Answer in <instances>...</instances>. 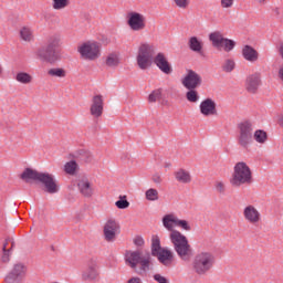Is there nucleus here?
Returning a JSON list of instances; mask_svg holds the SVG:
<instances>
[{"label":"nucleus","instance_id":"f257e3e1","mask_svg":"<svg viewBox=\"0 0 283 283\" xmlns=\"http://www.w3.org/2000/svg\"><path fill=\"white\" fill-rule=\"evenodd\" d=\"M163 224L167 231H170V242L174 245V250L178 258L184 262H189V260H191V244H189V240L185 234H181L178 230H174V224L176 226V216H164Z\"/></svg>","mask_w":283,"mask_h":283},{"label":"nucleus","instance_id":"f03ea898","mask_svg":"<svg viewBox=\"0 0 283 283\" xmlns=\"http://www.w3.org/2000/svg\"><path fill=\"white\" fill-rule=\"evenodd\" d=\"M126 266H129L137 275H144L151 269V253L147 252L143 255L139 250H128L124 255Z\"/></svg>","mask_w":283,"mask_h":283},{"label":"nucleus","instance_id":"7ed1b4c3","mask_svg":"<svg viewBox=\"0 0 283 283\" xmlns=\"http://www.w3.org/2000/svg\"><path fill=\"white\" fill-rule=\"evenodd\" d=\"M20 178L25 180V182H30V180L40 182V185L45 187V191L48 193H59V186L56 185V180H54V175L52 174L40 172L32 168H25Z\"/></svg>","mask_w":283,"mask_h":283},{"label":"nucleus","instance_id":"20e7f679","mask_svg":"<svg viewBox=\"0 0 283 283\" xmlns=\"http://www.w3.org/2000/svg\"><path fill=\"white\" fill-rule=\"evenodd\" d=\"M216 265V255L209 251L197 253L192 260V271L197 275H207Z\"/></svg>","mask_w":283,"mask_h":283},{"label":"nucleus","instance_id":"39448f33","mask_svg":"<svg viewBox=\"0 0 283 283\" xmlns=\"http://www.w3.org/2000/svg\"><path fill=\"white\" fill-rule=\"evenodd\" d=\"M253 182V174L247 163L239 161L234 165L230 185L232 187H242V185H251Z\"/></svg>","mask_w":283,"mask_h":283},{"label":"nucleus","instance_id":"423d86ee","mask_svg":"<svg viewBox=\"0 0 283 283\" xmlns=\"http://www.w3.org/2000/svg\"><path fill=\"white\" fill-rule=\"evenodd\" d=\"M61 48V35L54 34L48 39L46 45L38 51V56L46 63H56L59 55L56 49Z\"/></svg>","mask_w":283,"mask_h":283},{"label":"nucleus","instance_id":"0eeeda50","mask_svg":"<svg viewBox=\"0 0 283 283\" xmlns=\"http://www.w3.org/2000/svg\"><path fill=\"white\" fill-rule=\"evenodd\" d=\"M239 135L237 137L238 145L242 149H249L253 144V123L249 119H245L238 124L237 126Z\"/></svg>","mask_w":283,"mask_h":283},{"label":"nucleus","instance_id":"6e6552de","mask_svg":"<svg viewBox=\"0 0 283 283\" xmlns=\"http://www.w3.org/2000/svg\"><path fill=\"white\" fill-rule=\"evenodd\" d=\"M154 54H156V46H154V44L145 42L139 45L137 54V65L139 70H147V67H151Z\"/></svg>","mask_w":283,"mask_h":283},{"label":"nucleus","instance_id":"1a4fd4ad","mask_svg":"<svg viewBox=\"0 0 283 283\" xmlns=\"http://www.w3.org/2000/svg\"><path fill=\"white\" fill-rule=\"evenodd\" d=\"M77 52L85 61H96V59L101 57V44L98 42L87 41L77 48Z\"/></svg>","mask_w":283,"mask_h":283},{"label":"nucleus","instance_id":"9d476101","mask_svg":"<svg viewBox=\"0 0 283 283\" xmlns=\"http://www.w3.org/2000/svg\"><path fill=\"white\" fill-rule=\"evenodd\" d=\"M209 41L217 50H224V52H231L235 48V41L224 38L222 32L214 31L209 34Z\"/></svg>","mask_w":283,"mask_h":283},{"label":"nucleus","instance_id":"9b49d317","mask_svg":"<svg viewBox=\"0 0 283 283\" xmlns=\"http://www.w3.org/2000/svg\"><path fill=\"white\" fill-rule=\"evenodd\" d=\"M101 277V268L98 266V260L90 259L86 263V269L82 272V280L84 282H96Z\"/></svg>","mask_w":283,"mask_h":283},{"label":"nucleus","instance_id":"f8f14e48","mask_svg":"<svg viewBox=\"0 0 283 283\" xmlns=\"http://www.w3.org/2000/svg\"><path fill=\"white\" fill-rule=\"evenodd\" d=\"M27 271L28 268H25V264L15 263L11 271L6 275L4 283H22Z\"/></svg>","mask_w":283,"mask_h":283},{"label":"nucleus","instance_id":"ddd939ff","mask_svg":"<svg viewBox=\"0 0 283 283\" xmlns=\"http://www.w3.org/2000/svg\"><path fill=\"white\" fill-rule=\"evenodd\" d=\"M181 84L186 90H196L202 85V76L193 70H187V74L181 78Z\"/></svg>","mask_w":283,"mask_h":283},{"label":"nucleus","instance_id":"4468645a","mask_svg":"<svg viewBox=\"0 0 283 283\" xmlns=\"http://www.w3.org/2000/svg\"><path fill=\"white\" fill-rule=\"evenodd\" d=\"M118 233H120V224L117 223L116 219H108L104 224V240L114 242Z\"/></svg>","mask_w":283,"mask_h":283},{"label":"nucleus","instance_id":"2eb2a0df","mask_svg":"<svg viewBox=\"0 0 283 283\" xmlns=\"http://www.w3.org/2000/svg\"><path fill=\"white\" fill-rule=\"evenodd\" d=\"M146 19L145 15H143V13H138V12H129L128 13V25L130 28V30H133L134 32H140V30H145L146 28V23H145Z\"/></svg>","mask_w":283,"mask_h":283},{"label":"nucleus","instance_id":"dca6fc26","mask_svg":"<svg viewBox=\"0 0 283 283\" xmlns=\"http://www.w3.org/2000/svg\"><path fill=\"white\" fill-rule=\"evenodd\" d=\"M154 63L163 72V74L169 75L171 72H174V67L171 66V63H169V60H167V56H165V53L159 52L154 57Z\"/></svg>","mask_w":283,"mask_h":283},{"label":"nucleus","instance_id":"f3484780","mask_svg":"<svg viewBox=\"0 0 283 283\" xmlns=\"http://www.w3.org/2000/svg\"><path fill=\"white\" fill-rule=\"evenodd\" d=\"M104 105L103 95L93 96L90 109L91 116H93V118H101L103 116Z\"/></svg>","mask_w":283,"mask_h":283},{"label":"nucleus","instance_id":"a211bd4d","mask_svg":"<svg viewBox=\"0 0 283 283\" xmlns=\"http://www.w3.org/2000/svg\"><path fill=\"white\" fill-rule=\"evenodd\" d=\"M77 189L84 198L94 196V188H92V182L87 178H82L77 181Z\"/></svg>","mask_w":283,"mask_h":283},{"label":"nucleus","instance_id":"6ab92c4d","mask_svg":"<svg viewBox=\"0 0 283 283\" xmlns=\"http://www.w3.org/2000/svg\"><path fill=\"white\" fill-rule=\"evenodd\" d=\"M261 83H262V80H261L260 73H254L247 77L245 87L248 92H250V94H255Z\"/></svg>","mask_w":283,"mask_h":283},{"label":"nucleus","instance_id":"aec40b11","mask_svg":"<svg viewBox=\"0 0 283 283\" xmlns=\"http://www.w3.org/2000/svg\"><path fill=\"white\" fill-rule=\"evenodd\" d=\"M243 216L250 224H258L260 222V211L253 206H247L243 210Z\"/></svg>","mask_w":283,"mask_h":283},{"label":"nucleus","instance_id":"412c9836","mask_svg":"<svg viewBox=\"0 0 283 283\" xmlns=\"http://www.w3.org/2000/svg\"><path fill=\"white\" fill-rule=\"evenodd\" d=\"M199 109L203 116H213L216 114V102L211 98H206L199 105Z\"/></svg>","mask_w":283,"mask_h":283},{"label":"nucleus","instance_id":"4be33fe9","mask_svg":"<svg viewBox=\"0 0 283 283\" xmlns=\"http://www.w3.org/2000/svg\"><path fill=\"white\" fill-rule=\"evenodd\" d=\"M155 258L164 266H171L174 264V252L171 250L163 249Z\"/></svg>","mask_w":283,"mask_h":283},{"label":"nucleus","instance_id":"5701e85b","mask_svg":"<svg viewBox=\"0 0 283 283\" xmlns=\"http://www.w3.org/2000/svg\"><path fill=\"white\" fill-rule=\"evenodd\" d=\"M188 48L191 52L199 54V56H205V50L202 40L198 39V36H191L188 41Z\"/></svg>","mask_w":283,"mask_h":283},{"label":"nucleus","instance_id":"b1692460","mask_svg":"<svg viewBox=\"0 0 283 283\" xmlns=\"http://www.w3.org/2000/svg\"><path fill=\"white\" fill-rule=\"evenodd\" d=\"M242 56L245 59V61H249L250 63H255L258 61V51L253 49L251 45H245L242 49Z\"/></svg>","mask_w":283,"mask_h":283},{"label":"nucleus","instance_id":"393cba45","mask_svg":"<svg viewBox=\"0 0 283 283\" xmlns=\"http://www.w3.org/2000/svg\"><path fill=\"white\" fill-rule=\"evenodd\" d=\"M175 178L177 182H181V185H189V182H191V174L182 168L175 171Z\"/></svg>","mask_w":283,"mask_h":283},{"label":"nucleus","instance_id":"a878e982","mask_svg":"<svg viewBox=\"0 0 283 283\" xmlns=\"http://www.w3.org/2000/svg\"><path fill=\"white\" fill-rule=\"evenodd\" d=\"M163 249H165V248H163L160 245V237L153 235V238H151V245H150L151 255L154 258H156L157 254L163 251Z\"/></svg>","mask_w":283,"mask_h":283},{"label":"nucleus","instance_id":"bb28decb","mask_svg":"<svg viewBox=\"0 0 283 283\" xmlns=\"http://www.w3.org/2000/svg\"><path fill=\"white\" fill-rule=\"evenodd\" d=\"M20 38L22 39V41H25L27 43H30V41H32L34 39V35L32 33V29H30V27H23L20 30Z\"/></svg>","mask_w":283,"mask_h":283},{"label":"nucleus","instance_id":"cd10ccee","mask_svg":"<svg viewBox=\"0 0 283 283\" xmlns=\"http://www.w3.org/2000/svg\"><path fill=\"white\" fill-rule=\"evenodd\" d=\"M15 81L18 83H21L22 85H28V84L32 83V75H30L29 73H25V72H19L15 75Z\"/></svg>","mask_w":283,"mask_h":283},{"label":"nucleus","instance_id":"c85d7f7f","mask_svg":"<svg viewBox=\"0 0 283 283\" xmlns=\"http://www.w3.org/2000/svg\"><path fill=\"white\" fill-rule=\"evenodd\" d=\"M186 98L189 103H198L200 101V95L196 88H187Z\"/></svg>","mask_w":283,"mask_h":283},{"label":"nucleus","instance_id":"c756f323","mask_svg":"<svg viewBox=\"0 0 283 283\" xmlns=\"http://www.w3.org/2000/svg\"><path fill=\"white\" fill-rule=\"evenodd\" d=\"M266 138H269V135H266V132L259 129L254 132V140L256 143H260L261 145H264L266 143Z\"/></svg>","mask_w":283,"mask_h":283},{"label":"nucleus","instance_id":"7c9ffc66","mask_svg":"<svg viewBox=\"0 0 283 283\" xmlns=\"http://www.w3.org/2000/svg\"><path fill=\"white\" fill-rule=\"evenodd\" d=\"M76 167H78L76 161L71 160L64 165V171L65 174H70V176H74V174H76Z\"/></svg>","mask_w":283,"mask_h":283},{"label":"nucleus","instance_id":"2f4dec72","mask_svg":"<svg viewBox=\"0 0 283 283\" xmlns=\"http://www.w3.org/2000/svg\"><path fill=\"white\" fill-rule=\"evenodd\" d=\"M49 76H55L56 78H65L66 73L63 69L54 67L48 71Z\"/></svg>","mask_w":283,"mask_h":283},{"label":"nucleus","instance_id":"473e14b6","mask_svg":"<svg viewBox=\"0 0 283 283\" xmlns=\"http://www.w3.org/2000/svg\"><path fill=\"white\" fill-rule=\"evenodd\" d=\"M119 63L118 60V55L111 53L107 57H106V65L108 67H116Z\"/></svg>","mask_w":283,"mask_h":283},{"label":"nucleus","instance_id":"72a5a7b5","mask_svg":"<svg viewBox=\"0 0 283 283\" xmlns=\"http://www.w3.org/2000/svg\"><path fill=\"white\" fill-rule=\"evenodd\" d=\"M146 200H149L150 202H156L158 200V190L154 188H149L146 192Z\"/></svg>","mask_w":283,"mask_h":283},{"label":"nucleus","instance_id":"f704fd0d","mask_svg":"<svg viewBox=\"0 0 283 283\" xmlns=\"http://www.w3.org/2000/svg\"><path fill=\"white\" fill-rule=\"evenodd\" d=\"M161 96H163V88H157L148 95V101L150 103H156V101H159Z\"/></svg>","mask_w":283,"mask_h":283},{"label":"nucleus","instance_id":"c9c22d12","mask_svg":"<svg viewBox=\"0 0 283 283\" xmlns=\"http://www.w3.org/2000/svg\"><path fill=\"white\" fill-rule=\"evenodd\" d=\"M53 1V10H63L70 6V0H52Z\"/></svg>","mask_w":283,"mask_h":283},{"label":"nucleus","instance_id":"e433bc0d","mask_svg":"<svg viewBox=\"0 0 283 283\" xmlns=\"http://www.w3.org/2000/svg\"><path fill=\"white\" fill-rule=\"evenodd\" d=\"M115 206L117 207V209H127L129 208V201H127L126 196H120L119 200L115 202Z\"/></svg>","mask_w":283,"mask_h":283},{"label":"nucleus","instance_id":"4c0bfd02","mask_svg":"<svg viewBox=\"0 0 283 283\" xmlns=\"http://www.w3.org/2000/svg\"><path fill=\"white\" fill-rule=\"evenodd\" d=\"M175 227H180V229H184V231H189L191 229V226H189V222L187 220H181L176 217V223Z\"/></svg>","mask_w":283,"mask_h":283},{"label":"nucleus","instance_id":"58836bf2","mask_svg":"<svg viewBox=\"0 0 283 283\" xmlns=\"http://www.w3.org/2000/svg\"><path fill=\"white\" fill-rule=\"evenodd\" d=\"M233 70H235V62L227 60L223 64V72H233Z\"/></svg>","mask_w":283,"mask_h":283},{"label":"nucleus","instance_id":"ea45409f","mask_svg":"<svg viewBox=\"0 0 283 283\" xmlns=\"http://www.w3.org/2000/svg\"><path fill=\"white\" fill-rule=\"evenodd\" d=\"M11 255H12V247L8 250H2L1 262L7 264V262H10V256Z\"/></svg>","mask_w":283,"mask_h":283},{"label":"nucleus","instance_id":"a19ab883","mask_svg":"<svg viewBox=\"0 0 283 283\" xmlns=\"http://www.w3.org/2000/svg\"><path fill=\"white\" fill-rule=\"evenodd\" d=\"M214 189L217 193H224V191H227V188L224 187V182L222 181H216Z\"/></svg>","mask_w":283,"mask_h":283},{"label":"nucleus","instance_id":"79ce46f5","mask_svg":"<svg viewBox=\"0 0 283 283\" xmlns=\"http://www.w3.org/2000/svg\"><path fill=\"white\" fill-rule=\"evenodd\" d=\"M174 1L178 8L185 9L189 6V0H174Z\"/></svg>","mask_w":283,"mask_h":283},{"label":"nucleus","instance_id":"37998d69","mask_svg":"<svg viewBox=\"0 0 283 283\" xmlns=\"http://www.w3.org/2000/svg\"><path fill=\"white\" fill-rule=\"evenodd\" d=\"M154 281L158 282V283H169V281H167V277H165L160 274H155L154 275Z\"/></svg>","mask_w":283,"mask_h":283},{"label":"nucleus","instance_id":"c03bdc74","mask_svg":"<svg viewBox=\"0 0 283 283\" xmlns=\"http://www.w3.org/2000/svg\"><path fill=\"white\" fill-rule=\"evenodd\" d=\"M234 0H221V8H233Z\"/></svg>","mask_w":283,"mask_h":283},{"label":"nucleus","instance_id":"a18cd8bd","mask_svg":"<svg viewBox=\"0 0 283 283\" xmlns=\"http://www.w3.org/2000/svg\"><path fill=\"white\" fill-rule=\"evenodd\" d=\"M135 247H143L145 244V239L143 237H136L134 239Z\"/></svg>","mask_w":283,"mask_h":283},{"label":"nucleus","instance_id":"49530a36","mask_svg":"<svg viewBox=\"0 0 283 283\" xmlns=\"http://www.w3.org/2000/svg\"><path fill=\"white\" fill-rule=\"evenodd\" d=\"M151 179H153V182H155L156 185H160V182H163V178L158 174L153 175Z\"/></svg>","mask_w":283,"mask_h":283},{"label":"nucleus","instance_id":"de8ad7c7","mask_svg":"<svg viewBox=\"0 0 283 283\" xmlns=\"http://www.w3.org/2000/svg\"><path fill=\"white\" fill-rule=\"evenodd\" d=\"M127 283H143V280L138 276L130 277Z\"/></svg>","mask_w":283,"mask_h":283},{"label":"nucleus","instance_id":"09e8293b","mask_svg":"<svg viewBox=\"0 0 283 283\" xmlns=\"http://www.w3.org/2000/svg\"><path fill=\"white\" fill-rule=\"evenodd\" d=\"M279 78L283 81V64L279 69Z\"/></svg>","mask_w":283,"mask_h":283},{"label":"nucleus","instance_id":"8fccbe9b","mask_svg":"<svg viewBox=\"0 0 283 283\" xmlns=\"http://www.w3.org/2000/svg\"><path fill=\"white\" fill-rule=\"evenodd\" d=\"M2 251H8V239L6 240V242L2 245Z\"/></svg>","mask_w":283,"mask_h":283},{"label":"nucleus","instance_id":"3c124183","mask_svg":"<svg viewBox=\"0 0 283 283\" xmlns=\"http://www.w3.org/2000/svg\"><path fill=\"white\" fill-rule=\"evenodd\" d=\"M268 0H258V2L261 4V6H264V3H266Z\"/></svg>","mask_w":283,"mask_h":283},{"label":"nucleus","instance_id":"603ef678","mask_svg":"<svg viewBox=\"0 0 283 283\" xmlns=\"http://www.w3.org/2000/svg\"><path fill=\"white\" fill-rule=\"evenodd\" d=\"M280 125L283 127V117L280 119Z\"/></svg>","mask_w":283,"mask_h":283},{"label":"nucleus","instance_id":"864d4df0","mask_svg":"<svg viewBox=\"0 0 283 283\" xmlns=\"http://www.w3.org/2000/svg\"><path fill=\"white\" fill-rule=\"evenodd\" d=\"M275 12H276L277 14H280V9H279V8H276V9H275Z\"/></svg>","mask_w":283,"mask_h":283}]
</instances>
